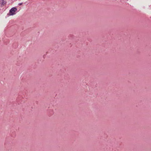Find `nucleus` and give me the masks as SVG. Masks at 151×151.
Listing matches in <instances>:
<instances>
[{"label": "nucleus", "mask_w": 151, "mask_h": 151, "mask_svg": "<svg viewBox=\"0 0 151 151\" xmlns=\"http://www.w3.org/2000/svg\"><path fill=\"white\" fill-rule=\"evenodd\" d=\"M17 8L15 7H13L12 8L9 12V15H13L16 14V12L17 11Z\"/></svg>", "instance_id": "f257e3e1"}, {"label": "nucleus", "mask_w": 151, "mask_h": 151, "mask_svg": "<svg viewBox=\"0 0 151 151\" xmlns=\"http://www.w3.org/2000/svg\"><path fill=\"white\" fill-rule=\"evenodd\" d=\"M6 2L5 0H0V6L2 7L6 5Z\"/></svg>", "instance_id": "f03ea898"}, {"label": "nucleus", "mask_w": 151, "mask_h": 151, "mask_svg": "<svg viewBox=\"0 0 151 151\" xmlns=\"http://www.w3.org/2000/svg\"><path fill=\"white\" fill-rule=\"evenodd\" d=\"M22 4V3H21L19 4V5H21Z\"/></svg>", "instance_id": "7ed1b4c3"}]
</instances>
